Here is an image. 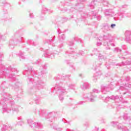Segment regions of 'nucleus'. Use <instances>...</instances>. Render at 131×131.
I'll use <instances>...</instances> for the list:
<instances>
[{
	"mask_svg": "<svg viewBox=\"0 0 131 131\" xmlns=\"http://www.w3.org/2000/svg\"><path fill=\"white\" fill-rule=\"evenodd\" d=\"M46 70H47V64H44L40 66L39 70L34 71L32 67H30L27 70L24 72V74L26 76H28L27 81L28 85H31L29 93L31 95L35 96V102L36 104H39L40 96L38 95V94H39V91L43 89V86H42L43 82L40 79L43 74H46Z\"/></svg>",
	"mask_w": 131,
	"mask_h": 131,
	"instance_id": "nucleus-1",
	"label": "nucleus"
},
{
	"mask_svg": "<svg viewBox=\"0 0 131 131\" xmlns=\"http://www.w3.org/2000/svg\"><path fill=\"white\" fill-rule=\"evenodd\" d=\"M54 79L56 81L55 89L57 91L60 101H63L64 95L68 93L66 90V86H68L69 89H71V90H75V85L74 84L64 82L65 80H70V75H69L62 76L61 78L56 77L54 78Z\"/></svg>",
	"mask_w": 131,
	"mask_h": 131,
	"instance_id": "nucleus-2",
	"label": "nucleus"
},
{
	"mask_svg": "<svg viewBox=\"0 0 131 131\" xmlns=\"http://www.w3.org/2000/svg\"><path fill=\"white\" fill-rule=\"evenodd\" d=\"M3 96V99L0 101V104L2 105V113H9L11 110L18 113V106L15 104L14 100H11V95L8 93H4Z\"/></svg>",
	"mask_w": 131,
	"mask_h": 131,
	"instance_id": "nucleus-3",
	"label": "nucleus"
},
{
	"mask_svg": "<svg viewBox=\"0 0 131 131\" xmlns=\"http://www.w3.org/2000/svg\"><path fill=\"white\" fill-rule=\"evenodd\" d=\"M4 57L3 53L0 52V78L8 77L11 80H16V74L18 73L17 69L10 66L7 69L5 68V66L2 63V58Z\"/></svg>",
	"mask_w": 131,
	"mask_h": 131,
	"instance_id": "nucleus-4",
	"label": "nucleus"
},
{
	"mask_svg": "<svg viewBox=\"0 0 131 131\" xmlns=\"http://www.w3.org/2000/svg\"><path fill=\"white\" fill-rule=\"evenodd\" d=\"M34 112L36 114H38L41 117H45L47 119H49L51 122L55 120V117L57 115V113L54 112H50L48 114L46 113V111L42 110H38L37 108H35L34 110Z\"/></svg>",
	"mask_w": 131,
	"mask_h": 131,
	"instance_id": "nucleus-5",
	"label": "nucleus"
},
{
	"mask_svg": "<svg viewBox=\"0 0 131 131\" xmlns=\"http://www.w3.org/2000/svg\"><path fill=\"white\" fill-rule=\"evenodd\" d=\"M112 36L110 34H107L106 35H103V36L99 37V40H104V46H107L106 50H110V47H109V45H111L112 47H115V44H114V38H112Z\"/></svg>",
	"mask_w": 131,
	"mask_h": 131,
	"instance_id": "nucleus-6",
	"label": "nucleus"
},
{
	"mask_svg": "<svg viewBox=\"0 0 131 131\" xmlns=\"http://www.w3.org/2000/svg\"><path fill=\"white\" fill-rule=\"evenodd\" d=\"M95 93H99V90L97 89H94L93 92L90 93H84L83 95V100H86V101H89V102H93L96 101V98L97 96L95 95Z\"/></svg>",
	"mask_w": 131,
	"mask_h": 131,
	"instance_id": "nucleus-7",
	"label": "nucleus"
},
{
	"mask_svg": "<svg viewBox=\"0 0 131 131\" xmlns=\"http://www.w3.org/2000/svg\"><path fill=\"white\" fill-rule=\"evenodd\" d=\"M124 57H120L121 59H129V60H127L126 62H122L121 63L115 64L116 66H124V65H130L131 64V53L128 51H125L124 53Z\"/></svg>",
	"mask_w": 131,
	"mask_h": 131,
	"instance_id": "nucleus-8",
	"label": "nucleus"
},
{
	"mask_svg": "<svg viewBox=\"0 0 131 131\" xmlns=\"http://www.w3.org/2000/svg\"><path fill=\"white\" fill-rule=\"evenodd\" d=\"M14 39L16 42H20L21 46H23L25 41L22 40L23 39V33L21 30L16 31L14 35Z\"/></svg>",
	"mask_w": 131,
	"mask_h": 131,
	"instance_id": "nucleus-9",
	"label": "nucleus"
},
{
	"mask_svg": "<svg viewBox=\"0 0 131 131\" xmlns=\"http://www.w3.org/2000/svg\"><path fill=\"white\" fill-rule=\"evenodd\" d=\"M66 38V37L65 36V34H61V35H59V44L57 47H56L57 50L56 51L58 52V53H60V52H62L63 51V49H62V48H63V41L64 39Z\"/></svg>",
	"mask_w": 131,
	"mask_h": 131,
	"instance_id": "nucleus-10",
	"label": "nucleus"
},
{
	"mask_svg": "<svg viewBox=\"0 0 131 131\" xmlns=\"http://www.w3.org/2000/svg\"><path fill=\"white\" fill-rule=\"evenodd\" d=\"M70 49L71 50L70 51H67L65 52L66 55H69V56H70L71 55V56H72V57L76 58V57H79L80 55H83V54H84V52L82 51H80L78 53H76L73 51V49L72 48L70 47Z\"/></svg>",
	"mask_w": 131,
	"mask_h": 131,
	"instance_id": "nucleus-11",
	"label": "nucleus"
},
{
	"mask_svg": "<svg viewBox=\"0 0 131 131\" xmlns=\"http://www.w3.org/2000/svg\"><path fill=\"white\" fill-rule=\"evenodd\" d=\"M27 122L30 126L32 128L36 127V128H42V124L39 122H33L32 119L27 120Z\"/></svg>",
	"mask_w": 131,
	"mask_h": 131,
	"instance_id": "nucleus-12",
	"label": "nucleus"
},
{
	"mask_svg": "<svg viewBox=\"0 0 131 131\" xmlns=\"http://www.w3.org/2000/svg\"><path fill=\"white\" fill-rule=\"evenodd\" d=\"M111 124L114 127H117L118 129H121L122 131H128V129L124 126L121 125V123L113 121Z\"/></svg>",
	"mask_w": 131,
	"mask_h": 131,
	"instance_id": "nucleus-13",
	"label": "nucleus"
},
{
	"mask_svg": "<svg viewBox=\"0 0 131 131\" xmlns=\"http://www.w3.org/2000/svg\"><path fill=\"white\" fill-rule=\"evenodd\" d=\"M96 2H100V3H102L103 6L104 7H109V2L107 1V0H94L92 2H91V5H90V9H94L95 8V3Z\"/></svg>",
	"mask_w": 131,
	"mask_h": 131,
	"instance_id": "nucleus-14",
	"label": "nucleus"
},
{
	"mask_svg": "<svg viewBox=\"0 0 131 131\" xmlns=\"http://www.w3.org/2000/svg\"><path fill=\"white\" fill-rule=\"evenodd\" d=\"M112 84L110 85H102L101 88V92L104 95H106L108 92H110L112 90Z\"/></svg>",
	"mask_w": 131,
	"mask_h": 131,
	"instance_id": "nucleus-15",
	"label": "nucleus"
},
{
	"mask_svg": "<svg viewBox=\"0 0 131 131\" xmlns=\"http://www.w3.org/2000/svg\"><path fill=\"white\" fill-rule=\"evenodd\" d=\"M93 53L95 55H96V56H98V59L99 61H106V58L104 56V55L101 54L100 53V51L97 49H94L93 51Z\"/></svg>",
	"mask_w": 131,
	"mask_h": 131,
	"instance_id": "nucleus-16",
	"label": "nucleus"
},
{
	"mask_svg": "<svg viewBox=\"0 0 131 131\" xmlns=\"http://www.w3.org/2000/svg\"><path fill=\"white\" fill-rule=\"evenodd\" d=\"M123 86H120V89L119 90V92H120V91H126V89H127V90H131V82H128L126 83H123Z\"/></svg>",
	"mask_w": 131,
	"mask_h": 131,
	"instance_id": "nucleus-17",
	"label": "nucleus"
},
{
	"mask_svg": "<svg viewBox=\"0 0 131 131\" xmlns=\"http://www.w3.org/2000/svg\"><path fill=\"white\" fill-rule=\"evenodd\" d=\"M125 41L131 45V31H126L125 32Z\"/></svg>",
	"mask_w": 131,
	"mask_h": 131,
	"instance_id": "nucleus-18",
	"label": "nucleus"
},
{
	"mask_svg": "<svg viewBox=\"0 0 131 131\" xmlns=\"http://www.w3.org/2000/svg\"><path fill=\"white\" fill-rule=\"evenodd\" d=\"M73 40H75V41H77L78 42H80V43H82L83 41L81 39L78 38V37H75L74 38H73L72 41H69L68 42V45L69 46V47H73L74 46V42Z\"/></svg>",
	"mask_w": 131,
	"mask_h": 131,
	"instance_id": "nucleus-19",
	"label": "nucleus"
},
{
	"mask_svg": "<svg viewBox=\"0 0 131 131\" xmlns=\"http://www.w3.org/2000/svg\"><path fill=\"white\" fill-rule=\"evenodd\" d=\"M44 57H45V58H50V59H54V58H55V53L50 52L49 50H47L45 52Z\"/></svg>",
	"mask_w": 131,
	"mask_h": 131,
	"instance_id": "nucleus-20",
	"label": "nucleus"
},
{
	"mask_svg": "<svg viewBox=\"0 0 131 131\" xmlns=\"http://www.w3.org/2000/svg\"><path fill=\"white\" fill-rule=\"evenodd\" d=\"M104 16H109V17H113L115 13L112 9H105L103 11Z\"/></svg>",
	"mask_w": 131,
	"mask_h": 131,
	"instance_id": "nucleus-21",
	"label": "nucleus"
},
{
	"mask_svg": "<svg viewBox=\"0 0 131 131\" xmlns=\"http://www.w3.org/2000/svg\"><path fill=\"white\" fill-rule=\"evenodd\" d=\"M124 14L123 12H119L116 14L114 17V19L115 21H117V20H122V19H123Z\"/></svg>",
	"mask_w": 131,
	"mask_h": 131,
	"instance_id": "nucleus-22",
	"label": "nucleus"
},
{
	"mask_svg": "<svg viewBox=\"0 0 131 131\" xmlns=\"http://www.w3.org/2000/svg\"><path fill=\"white\" fill-rule=\"evenodd\" d=\"M44 43H48V45H50V46H52L53 48H55L56 47V45H57L56 43H53L54 42V40H53V38H50L49 39L45 40L43 41Z\"/></svg>",
	"mask_w": 131,
	"mask_h": 131,
	"instance_id": "nucleus-23",
	"label": "nucleus"
},
{
	"mask_svg": "<svg viewBox=\"0 0 131 131\" xmlns=\"http://www.w3.org/2000/svg\"><path fill=\"white\" fill-rule=\"evenodd\" d=\"M53 11L52 10H49L46 7L42 6V10H41V17H42L43 15H46L47 13L50 14V13H52Z\"/></svg>",
	"mask_w": 131,
	"mask_h": 131,
	"instance_id": "nucleus-24",
	"label": "nucleus"
},
{
	"mask_svg": "<svg viewBox=\"0 0 131 131\" xmlns=\"http://www.w3.org/2000/svg\"><path fill=\"white\" fill-rule=\"evenodd\" d=\"M103 31H109L110 30V26L108 24H102L101 26Z\"/></svg>",
	"mask_w": 131,
	"mask_h": 131,
	"instance_id": "nucleus-25",
	"label": "nucleus"
},
{
	"mask_svg": "<svg viewBox=\"0 0 131 131\" xmlns=\"http://www.w3.org/2000/svg\"><path fill=\"white\" fill-rule=\"evenodd\" d=\"M102 75V72L101 71L96 72L93 75V80L96 82L97 81V79L99 78V76Z\"/></svg>",
	"mask_w": 131,
	"mask_h": 131,
	"instance_id": "nucleus-26",
	"label": "nucleus"
},
{
	"mask_svg": "<svg viewBox=\"0 0 131 131\" xmlns=\"http://www.w3.org/2000/svg\"><path fill=\"white\" fill-rule=\"evenodd\" d=\"M80 88L82 90H88L90 89V84L88 82H84L81 84Z\"/></svg>",
	"mask_w": 131,
	"mask_h": 131,
	"instance_id": "nucleus-27",
	"label": "nucleus"
},
{
	"mask_svg": "<svg viewBox=\"0 0 131 131\" xmlns=\"http://www.w3.org/2000/svg\"><path fill=\"white\" fill-rule=\"evenodd\" d=\"M101 65H102V63H101V61H96L93 63V67H92V69H93V70H97V67H100Z\"/></svg>",
	"mask_w": 131,
	"mask_h": 131,
	"instance_id": "nucleus-28",
	"label": "nucleus"
},
{
	"mask_svg": "<svg viewBox=\"0 0 131 131\" xmlns=\"http://www.w3.org/2000/svg\"><path fill=\"white\" fill-rule=\"evenodd\" d=\"M91 14H92L91 15L92 17H93L94 18H96L97 20H98V21L101 20V16L97 17V14H98V11H92L91 12Z\"/></svg>",
	"mask_w": 131,
	"mask_h": 131,
	"instance_id": "nucleus-29",
	"label": "nucleus"
},
{
	"mask_svg": "<svg viewBox=\"0 0 131 131\" xmlns=\"http://www.w3.org/2000/svg\"><path fill=\"white\" fill-rule=\"evenodd\" d=\"M129 80H130V77H129V76H125L124 78L123 77L120 80V81L122 82V85H123V83H124L125 81H129Z\"/></svg>",
	"mask_w": 131,
	"mask_h": 131,
	"instance_id": "nucleus-30",
	"label": "nucleus"
},
{
	"mask_svg": "<svg viewBox=\"0 0 131 131\" xmlns=\"http://www.w3.org/2000/svg\"><path fill=\"white\" fill-rule=\"evenodd\" d=\"M15 40L14 39H10L9 41V47L10 49H14L15 48Z\"/></svg>",
	"mask_w": 131,
	"mask_h": 131,
	"instance_id": "nucleus-31",
	"label": "nucleus"
},
{
	"mask_svg": "<svg viewBox=\"0 0 131 131\" xmlns=\"http://www.w3.org/2000/svg\"><path fill=\"white\" fill-rule=\"evenodd\" d=\"M51 127L52 128V129H54V130H57V131L63 130V128L61 127H59L57 125H51Z\"/></svg>",
	"mask_w": 131,
	"mask_h": 131,
	"instance_id": "nucleus-32",
	"label": "nucleus"
},
{
	"mask_svg": "<svg viewBox=\"0 0 131 131\" xmlns=\"http://www.w3.org/2000/svg\"><path fill=\"white\" fill-rule=\"evenodd\" d=\"M19 59L21 61V60H25V53L24 52H23L21 51H19V52L18 54Z\"/></svg>",
	"mask_w": 131,
	"mask_h": 131,
	"instance_id": "nucleus-33",
	"label": "nucleus"
},
{
	"mask_svg": "<svg viewBox=\"0 0 131 131\" xmlns=\"http://www.w3.org/2000/svg\"><path fill=\"white\" fill-rule=\"evenodd\" d=\"M27 44H28V46H34V47H35L37 46V43L32 41V40L29 39L26 41Z\"/></svg>",
	"mask_w": 131,
	"mask_h": 131,
	"instance_id": "nucleus-34",
	"label": "nucleus"
},
{
	"mask_svg": "<svg viewBox=\"0 0 131 131\" xmlns=\"http://www.w3.org/2000/svg\"><path fill=\"white\" fill-rule=\"evenodd\" d=\"M17 119H18V120H20V121L18 122L17 124H18V125H20V126H22V125H23V124H24V121L22 119V117H18L17 118Z\"/></svg>",
	"mask_w": 131,
	"mask_h": 131,
	"instance_id": "nucleus-35",
	"label": "nucleus"
},
{
	"mask_svg": "<svg viewBox=\"0 0 131 131\" xmlns=\"http://www.w3.org/2000/svg\"><path fill=\"white\" fill-rule=\"evenodd\" d=\"M2 6L4 7V8H10V5L9 3H7L6 1L2 2Z\"/></svg>",
	"mask_w": 131,
	"mask_h": 131,
	"instance_id": "nucleus-36",
	"label": "nucleus"
},
{
	"mask_svg": "<svg viewBox=\"0 0 131 131\" xmlns=\"http://www.w3.org/2000/svg\"><path fill=\"white\" fill-rule=\"evenodd\" d=\"M9 85L6 84V81L3 82L1 85V90H5L6 88H8Z\"/></svg>",
	"mask_w": 131,
	"mask_h": 131,
	"instance_id": "nucleus-37",
	"label": "nucleus"
},
{
	"mask_svg": "<svg viewBox=\"0 0 131 131\" xmlns=\"http://www.w3.org/2000/svg\"><path fill=\"white\" fill-rule=\"evenodd\" d=\"M123 119L125 120H128V119H130V117L128 116V114H127V113H125L123 115Z\"/></svg>",
	"mask_w": 131,
	"mask_h": 131,
	"instance_id": "nucleus-38",
	"label": "nucleus"
},
{
	"mask_svg": "<svg viewBox=\"0 0 131 131\" xmlns=\"http://www.w3.org/2000/svg\"><path fill=\"white\" fill-rule=\"evenodd\" d=\"M118 99H119V96L118 95H113L111 97V100H118Z\"/></svg>",
	"mask_w": 131,
	"mask_h": 131,
	"instance_id": "nucleus-39",
	"label": "nucleus"
},
{
	"mask_svg": "<svg viewBox=\"0 0 131 131\" xmlns=\"http://www.w3.org/2000/svg\"><path fill=\"white\" fill-rule=\"evenodd\" d=\"M88 16H89V15H88V13H86L85 12H82L81 13V17L83 18H86V17H88Z\"/></svg>",
	"mask_w": 131,
	"mask_h": 131,
	"instance_id": "nucleus-40",
	"label": "nucleus"
},
{
	"mask_svg": "<svg viewBox=\"0 0 131 131\" xmlns=\"http://www.w3.org/2000/svg\"><path fill=\"white\" fill-rule=\"evenodd\" d=\"M61 120H62V122H63L64 123H68L70 125L71 124L70 123V121H67L65 118H62L61 119Z\"/></svg>",
	"mask_w": 131,
	"mask_h": 131,
	"instance_id": "nucleus-41",
	"label": "nucleus"
},
{
	"mask_svg": "<svg viewBox=\"0 0 131 131\" xmlns=\"http://www.w3.org/2000/svg\"><path fill=\"white\" fill-rule=\"evenodd\" d=\"M8 12L6 11V13H4V15H3V19H4V20H7V19H8L9 15H8Z\"/></svg>",
	"mask_w": 131,
	"mask_h": 131,
	"instance_id": "nucleus-42",
	"label": "nucleus"
},
{
	"mask_svg": "<svg viewBox=\"0 0 131 131\" xmlns=\"http://www.w3.org/2000/svg\"><path fill=\"white\" fill-rule=\"evenodd\" d=\"M83 126H84L86 128L90 127V123L89 122H85L83 124Z\"/></svg>",
	"mask_w": 131,
	"mask_h": 131,
	"instance_id": "nucleus-43",
	"label": "nucleus"
},
{
	"mask_svg": "<svg viewBox=\"0 0 131 131\" xmlns=\"http://www.w3.org/2000/svg\"><path fill=\"white\" fill-rule=\"evenodd\" d=\"M34 65H39L40 64V59H38L33 63Z\"/></svg>",
	"mask_w": 131,
	"mask_h": 131,
	"instance_id": "nucleus-44",
	"label": "nucleus"
},
{
	"mask_svg": "<svg viewBox=\"0 0 131 131\" xmlns=\"http://www.w3.org/2000/svg\"><path fill=\"white\" fill-rule=\"evenodd\" d=\"M122 50L121 49H119V48H116L114 49V52H115L116 53H118V52H120V53H121L122 52Z\"/></svg>",
	"mask_w": 131,
	"mask_h": 131,
	"instance_id": "nucleus-45",
	"label": "nucleus"
},
{
	"mask_svg": "<svg viewBox=\"0 0 131 131\" xmlns=\"http://www.w3.org/2000/svg\"><path fill=\"white\" fill-rule=\"evenodd\" d=\"M84 100H85V101H81L78 102L77 103L78 105H83V104H84V103H85V102H86V101H88L85 99H84Z\"/></svg>",
	"mask_w": 131,
	"mask_h": 131,
	"instance_id": "nucleus-46",
	"label": "nucleus"
},
{
	"mask_svg": "<svg viewBox=\"0 0 131 131\" xmlns=\"http://www.w3.org/2000/svg\"><path fill=\"white\" fill-rule=\"evenodd\" d=\"M58 9H59V10H60V11H61V12H67V9H62V8H60V7H58Z\"/></svg>",
	"mask_w": 131,
	"mask_h": 131,
	"instance_id": "nucleus-47",
	"label": "nucleus"
},
{
	"mask_svg": "<svg viewBox=\"0 0 131 131\" xmlns=\"http://www.w3.org/2000/svg\"><path fill=\"white\" fill-rule=\"evenodd\" d=\"M115 26H116V24H112L111 25V28H114V27H115Z\"/></svg>",
	"mask_w": 131,
	"mask_h": 131,
	"instance_id": "nucleus-48",
	"label": "nucleus"
},
{
	"mask_svg": "<svg viewBox=\"0 0 131 131\" xmlns=\"http://www.w3.org/2000/svg\"><path fill=\"white\" fill-rule=\"evenodd\" d=\"M30 18H33V17H34V15H33V14L31 12H30Z\"/></svg>",
	"mask_w": 131,
	"mask_h": 131,
	"instance_id": "nucleus-49",
	"label": "nucleus"
},
{
	"mask_svg": "<svg viewBox=\"0 0 131 131\" xmlns=\"http://www.w3.org/2000/svg\"><path fill=\"white\" fill-rule=\"evenodd\" d=\"M67 20H68V18H67V17H63L62 18V21H64V22H66V21H67Z\"/></svg>",
	"mask_w": 131,
	"mask_h": 131,
	"instance_id": "nucleus-50",
	"label": "nucleus"
},
{
	"mask_svg": "<svg viewBox=\"0 0 131 131\" xmlns=\"http://www.w3.org/2000/svg\"><path fill=\"white\" fill-rule=\"evenodd\" d=\"M127 7V5H124L121 6V8H122L123 9H125Z\"/></svg>",
	"mask_w": 131,
	"mask_h": 131,
	"instance_id": "nucleus-51",
	"label": "nucleus"
},
{
	"mask_svg": "<svg viewBox=\"0 0 131 131\" xmlns=\"http://www.w3.org/2000/svg\"><path fill=\"white\" fill-rule=\"evenodd\" d=\"M101 45H102V42H98L97 43V47H100V46H101Z\"/></svg>",
	"mask_w": 131,
	"mask_h": 131,
	"instance_id": "nucleus-52",
	"label": "nucleus"
},
{
	"mask_svg": "<svg viewBox=\"0 0 131 131\" xmlns=\"http://www.w3.org/2000/svg\"><path fill=\"white\" fill-rule=\"evenodd\" d=\"M122 48H123V50H127V47H126V46H125V45H123Z\"/></svg>",
	"mask_w": 131,
	"mask_h": 131,
	"instance_id": "nucleus-53",
	"label": "nucleus"
},
{
	"mask_svg": "<svg viewBox=\"0 0 131 131\" xmlns=\"http://www.w3.org/2000/svg\"><path fill=\"white\" fill-rule=\"evenodd\" d=\"M94 129H95V130H96V131H98L99 129H100V128H99V127H98L95 126Z\"/></svg>",
	"mask_w": 131,
	"mask_h": 131,
	"instance_id": "nucleus-54",
	"label": "nucleus"
},
{
	"mask_svg": "<svg viewBox=\"0 0 131 131\" xmlns=\"http://www.w3.org/2000/svg\"><path fill=\"white\" fill-rule=\"evenodd\" d=\"M66 64H70V60H65Z\"/></svg>",
	"mask_w": 131,
	"mask_h": 131,
	"instance_id": "nucleus-55",
	"label": "nucleus"
},
{
	"mask_svg": "<svg viewBox=\"0 0 131 131\" xmlns=\"http://www.w3.org/2000/svg\"><path fill=\"white\" fill-rule=\"evenodd\" d=\"M110 99H111V97H107L105 98V101H109Z\"/></svg>",
	"mask_w": 131,
	"mask_h": 131,
	"instance_id": "nucleus-56",
	"label": "nucleus"
},
{
	"mask_svg": "<svg viewBox=\"0 0 131 131\" xmlns=\"http://www.w3.org/2000/svg\"><path fill=\"white\" fill-rule=\"evenodd\" d=\"M5 36L4 35L0 34V39H3Z\"/></svg>",
	"mask_w": 131,
	"mask_h": 131,
	"instance_id": "nucleus-57",
	"label": "nucleus"
},
{
	"mask_svg": "<svg viewBox=\"0 0 131 131\" xmlns=\"http://www.w3.org/2000/svg\"><path fill=\"white\" fill-rule=\"evenodd\" d=\"M121 94H122V95H126V94H127V92H121Z\"/></svg>",
	"mask_w": 131,
	"mask_h": 131,
	"instance_id": "nucleus-58",
	"label": "nucleus"
},
{
	"mask_svg": "<svg viewBox=\"0 0 131 131\" xmlns=\"http://www.w3.org/2000/svg\"><path fill=\"white\" fill-rule=\"evenodd\" d=\"M122 103H123V104H124V103H125L126 104V103H127V101H122Z\"/></svg>",
	"mask_w": 131,
	"mask_h": 131,
	"instance_id": "nucleus-59",
	"label": "nucleus"
},
{
	"mask_svg": "<svg viewBox=\"0 0 131 131\" xmlns=\"http://www.w3.org/2000/svg\"><path fill=\"white\" fill-rule=\"evenodd\" d=\"M14 87L16 88V89H18L19 88V86H18L17 85H15Z\"/></svg>",
	"mask_w": 131,
	"mask_h": 131,
	"instance_id": "nucleus-60",
	"label": "nucleus"
},
{
	"mask_svg": "<svg viewBox=\"0 0 131 131\" xmlns=\"http://www.w3.org/2000/svg\"><path fill=\"white\" fill-rule=\"evenodd\" d=\"M57 32H58V34H60V33H61L60 32V30H58Z\"/></svg>",
	"mask_w": 131,
	"mask_h": 131,
	"instance_id": "nucleus-61",
	"label": "nucleus"
},
{
	"mask_svg": "<svg viewBox=\"0 0 131 131\" xmlns=\"http://www.w3.org/2000/svg\"><path fill=\"white\" fill-rule=\"evenodd\" d=\"M40 51H43V48H40Z\"/></svg>",
	"mask_w": 131,
	"mask_h": 131,
	"instance_id": "nucleus-62",
	"label": "nucleus"
},
{
	"mask_svg": "<svg viewBox=\"0 0 131 131\" xmlns=\"http://www.w3.org/2000/svg\"><path fill=\"white\" fill-rule=\"evenodd\" d=\"M101 131H106V130H105V129H102Z\"/></svg>",
	"mask_w": 131,
	"mask_h": 131,
	"instance_id": "nucleus-63",
	"label": "nucleus"
},
{
	"mask_svg": "<svg viewBox=\"0 0 131 131\" xmlns=\"http://www.w3.org/2000/svg\"><path fill=\"white\" fill-rule=\"evenodd\" d=\"M36 38H38V35H37L36 36Z\"/></svg>",
	"mask_w": 131,
	"mask_h": 131,
	"instance_id": "nucleus-64",
	"label": "nucleus"
}]
</instances>
